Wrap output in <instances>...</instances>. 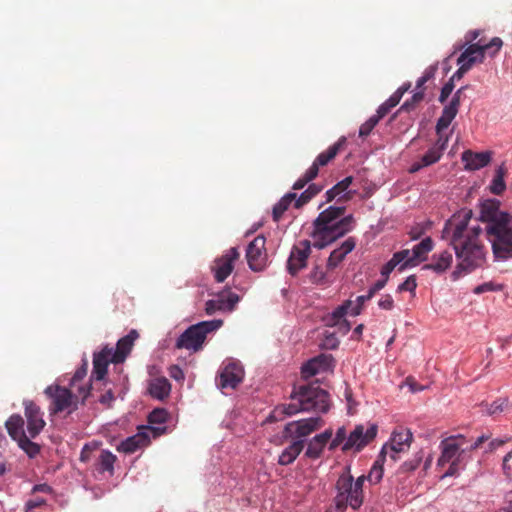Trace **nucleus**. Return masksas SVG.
Here are the masks:
<instances>
[{"label": "nucleus", "mask_w": 512, "mask_h": 512, "mask_svg": "<svg viewBox=\"0 0 512 512\" xmlns=\"http://www.w3.org/2000/svg\"><path fill=\"white\" fill-rule=\"evenodd\" d=\"M472 212L465 213L463 218H453L445 224L444 233L450 235V244L458 259L453 275L468 273L481 267L486 260V250L480 235L481 227H468Z\"/></svg>", "instance_id": "f257e3e1"}, {"label": "nucleus", "mask_w": 512, "mask_h": 512, "mask_svg": "<svg viewBox=\"0 0 512 512\" xmlns=\"http://www.w3.org/2000/svg\"><path fill=\"white\" fill-rule=\"evenodd\" d=\"M345 213V206L332 205L318 214L310 233L315 248L323 249L353 230L355 219L352 214Z\"/></svg>", "instance_id": "f03ea898"}, {"label": "nucleus", "mask_w": 512, "mask_h": 512, "mask_svg": "<svg viewBox=\"0 0 512 512\" xmlns=\"http://www.w3.org/2000/svg\"><path fill=\"white\" fill-rule=\"evenodd\" d=\"M320 417H310L288 422L283 429V437L292 442L279 455L278 464L287 466L292 464L303 451L305 439L323 425Z\"/></svg>", "instance_id": "7ed1b4c3"}, {"label": "nucleus", "mask_w": 512, "mask_h": 512, "mask_svg": "<svg viewBox=\"0 0 512 512\" xmlns=\"http://www.w3.org/2000/svg\"><path fill=\"white\" fill-rule=\"evenodd\" d=\"M293 403L287 404L284 411L288 415L298 412L326 413L330 407L329 394L322 389L318 382H311L294 388L292 396Z\"/></svg>", "instance_id": "20e7f679"}, {"label": "nucleus", "mask_w": 512, "mask_h": 512, "mask_svg": "<svg viewBox=\"0 0 512 512\" xmlns=\"http://www.w3.org/2000/svg\"><path fill=\"white\" fill-rule=\"evenodd\" d=\"M365 481V475L354 479L349 465L343 468L335 484L334 504L337 512H345L348 507L356 511L362 506L365 498L363 490Z\"/></svg>", "instance_id": "39448f33"}, {"label": "nucleus", "mask_w": 512, "mask_h": 512, "mask_svg": "<svg viewBox=\"0 0 512 512\" xmlns=\"http://www.w3.org/2000/svg\"><path fill=\"white\" fill-rule=\"evenodd\" d=\"M486 237L497 261L512 259V218L502 223L485 226Z\"/></svg>", "instance_id": "423d86ee"}, {"label": "nucleus", "mask_w": 512, "mask_h": 512, "mask_svg": "<svg viewBox=\"0 0 512 512\" xmlns=\"http://www.w3.org/2000/svg\"><path fill=\"white\" fill-rule=\"evenodd\" d=\"M73 389L61 387L59 385H50L45 389V394L52 399L50 411L54 414L69 410V412L77 408L78 400L82 402L90 395V386H79L77 393Z\"/></svg>", "instance_id": "0eeeda50"}, {"label": "nucleus", "mask_w": 512, "mask_h": 512, "mask_svg": "<svg viewBox=\"0 0 512 512\" xmlns=\"http://www.w3.org/2000/svg\"><path fill=\"white\" fill-rule=\"evenodd\" d=\"M441 456L438 459L439 466L450 464L445 476L455 475L462 463L466 451H468V441L462 435L450 436L440 443Z\"/></svg>", "instance_id": "6e6552de"}, {"label": "nucleus", "mask_w": 512, "mask_h": 512, "mask_svg": "<svg viewBox=\"0 0 512 512\" xmlns=\"http://www.w3.org/2000/svg\"><path fill=\"white\" fill-rule=\"evenodd\" d=\"M222 325V320L202 321L192 325L179 336L176 348L198 351L202 348L207 334L219 329Z\"/></svg>", "instance_id": "1a4fd4ad"}, {"label": "nucleus", "mask_w": 512, "mask_h": 512, "mask_svg": "<svg viewBox=\"0 0 512 512\" xmlns=\"http://www.w3.org/2000/svg\"><path fill=\"white\" fill-rule=\"evenodd\" d=\"M413 435L409 429L400 428L392 433L390 442L385 444L381 450L380 457L386 461L387 457L395 462L401 452L406 451L411 444Z\"/></svg>", "instance_id": "9d476101"}, {"label": "nucleus", "mask_w": 512, "mask_h": 512, "mask_svg": "<svg viewBox=\"0 0 512 512\" xmlns=\"http://www.w3.org/2000/svg\"><path fill=\"white\" fill-rule=\"evenodd\" d=\"M240 252L238 248L232 247L223 255L216 258L211 265V271L214 279L218 283L224 282L234 269L235 262L239 259Z\"/></svg>", "instance_id": "9b49d317"}, {"label": "nucleus", "mask_w": 512, "mask_h": 512, "mask_svg": "<svg viewBox=\"0 0 512 512\" xmlns=\"http://www.w3.org/2000/svg\"><path fill=\"white\" fill-rule=\"evenodd\" d=\"M378 427L375 424H371L367 429L363 425H357L354 430L349 434L346 442L344 443L342 450L344 452L349 450H362L368 445L377 435Z\"/></svg>", "instance_id": "f8f14e48"}, {"label": "nucleus", "mask_w": 512, "mask_h": 512, "mask_svg": "<svg viewBox=\"0 0 512 512\" xmlns=\"http://www.w3.org/2000/svg\"><path fill=\"white\" fill-rule=\"evenodd\" d=\"M265 243V237L258 235L247 247L246 258L250 269L253 271H262L266 266L267 252Z\"/></svg>", "instance_id": "ddd939ff"}, {"label": "nucleus", "mask_w": 512, "mask_h": 512, "mask_svg": "<svg viewBox=\"0 0 512 512\" xmlns=\"http://www.w3.org/2000/svg\"><path fill=\"white\" fill-rule=\"evenodd\" d=\"M310 254L311 242L309 240H302L295 244L287 261L288 272L295 276L300 270L305 268Z\"/></svg>", "instance_id": "4468645a"}, {"label": "nucleus", "mask_w": 512, "mask_h": 512, "mask_svg": "<svg viewBox=\"0 0 512 512\" xmlns=\"http://www.w3.org/2000/svg\"><path fill=\"white\" fill-rule=\"evenodd\" d=\"M512 219V215L500 210V201L497 199H486L480 203L479 220L490 226L494 223H502Z\"/></svg>", "instance_id": "2eb2a0df"}, {"label": "nucleus", "mask_w": 512, "mask_h": 512, "mask_svg": "<svg viewBox=\"0 0 512 512\" xmlns=\"http://www.w3.org/2000/svg\"><path fill=\"white\" fill-rule=\"evenodd\" d=\"M239 301L240 297L236 293L230 290H224L217 295L216 299L206 302L205 312L208 315H212L217 311L231 312L235 309Z\"/></svg>", "instance_id": "dca6fc26"}, {"label": "nucleus", "mask_w": 512, "mask_h": 512, "mask_svg": "<svg viewBox=\"0 0 512 512\" xmlns=\"http://www.w3.org/2000/svg\"><path fill=\"white\" fill-rule=\"evenodd\" d=\"M334 359L330 354H320L301 367V376L303 379H309L316 374L327 372L333 368Z\"/></svg>", "instance_id": "f3484780"}, {"label": "nucleus", "mask_w": 512, "mask_h": 512, "mask_svg": "<svg viewBox=\"0 0 512 512\" xmlns=\"http://www.w3.org/2000/svg\"><path fill=\"white\" fill-rule=\"evenodd\" d=\"M25 416L27 418V430L30 438H35L44 428L43 414L33 401H24Z\"/></svg>", "instance_id": "a211bd4d"}, {"label": "nucleus", "mask_w": 512, "mask_h": 512, "mask_svg": "<svg viewBox=\"0 0 512 512\" xmlns=\"http://www.w3.org/2000/svg\"><path fill=\"white\" fill-rule=\"evenodd\" d=\"M244 370L239 363L230 362L223 367L219 374V386L222 389L236 388L242 382Z\"/></svg>", "instance_id": "6ab92c4d"}, {"label": "nucleus", "mask_w": 512, "mask_h": 512, "mask_svg": "<svg viewBox=\"0 0 512 512\" xmlns=\"http://www.w3.org/2000/svg\"><path fill=\"white\" fill-rule=\"evenodd\" d=\"M433 249V241L430 237L424 238L420 243L416 244L408 254V258L404 259V263L399 267V271H403L408 267H414L419 262L427 258V254Z\"/></svg>", "instance_id": "aec40b11"}, {"label": "nucleus", "mask_w": 512, "mask_h": 512, "mask_svg": "<svg viewBox=\"0 0 512 512\" xmlns=\"http://www.w3.org/2000/svg\"><path fill=\"white\" fill-rule=\"evenodd\" d=\"M110 363H114L112 347L105 346L101 351L94 353L92 378L98 381L103 380Z\"/></svg>", "instance_id": "412c9836"}, {"label": "nucleus", "mask_w": 512, "mask_h": 512, "mask_svg": "<svg viewBox=\"0 0 512 512\" xmlns=\"http://www.w3.org/2000/svg\"><path fill=\"white\" fill-rule=\"evenodd\" d=\"M332 435L333 433L331 429H327L324 432L315 435L307 444L305 456L312 460L320 458L327 443L332 438Z\"/></svg>", "instance_id": "4be33fe9"}, {"label": "nucleus", "mask_w": 512, "mask_h": 512, "mask_svg": "<svg viewBox=\"0 0 512 512\" xmlns=\"http://www.w3.org/2000/svg\"><path fill=\"white\" fill-rule=\"evenodd\" d=\"M139 337L136 330H131L126 336L118 340L116 349L112 348V356L114 357V364H119L125 361L130 353L135 340Z\"/></svg>", "instance_id": "5701e85b"}, {"label": "nucleus", "mask_w": 512, "mask_h": 512, "mask_svg": "<svg viewBox=\"0 0 512 512\" xmlns=\"http://www.w3.org/2000/svg\"><path fill=\"white\" fill-rule=\"evenodd\" d=\"M461 159L466 170H479L490 163L491 152H473L466 150L462 153Z\"/></svg>", "instance_id": "b1692460"}, {"label": "nucleus", "mask_w": 512, "mask_h": 512, "mask_svg": "<svg viewBox=\"0 0 512 512\" xmlns=\"http://www.w3.org/2000/svg\"><path fill=\"white\" fill-rule=\"evenodd\" d=\"M356 246V241L353 237L347 238L338 248L334 249L327 260V270L336 269L339 264L345 259L347 254L352 252Z\"/></svg>", "instance_id": "393cba45"}, {"label": "nucleus", "mask_w": 512, "mask_h": 512, "mask_svg": "<svg viewBox=\"0 0 512 512\" xmlns=\"http://www.w3.org/2000/svg\"><path fill=\"white\" fill-rule=\"evenodd\" d=\"M485 55L482 53L479 43H471L458 57L457 64L470 70L473 65L483 63Z\"/></svg>", "instance_id": "a878e982"}, {"label": "nucleus", "mask_w": 512, "mask_h": 512, "mask_svg": "<svg viewBox=\"0 0 512 512\" xmlns=\"http://www.w3.org/2000/svg\"><path fill=\"white\" fill-rule=\"evenodd\" d=\"M448 141V135L440 134V137L438 136V139L433 144V146L430 147L428 151L421 157L424 165L430 166L438 162L442 157L443 152L447 148Z\"/></svg>", "instance_id": "bb28decb"}, {"label": "nucleus", "mask_w": 512, "mask_h": 512, "mask_svg": "<svg viewBox=\"0 0 512 512\" xmlns=\"http://www.w3.org/2000/svg\"><path fill=\"white\" fill-rule=\"evenodd\" d=\"M345 144L346 138H339L338 141L331 145L326 151L320 153L310 167H316L318 174L319 167L326 166L332 159H334L339 151L345 146Z\"/></svg>", "instance_id": "cd10ccee"}, {"label": "nucleus", "mask_w": 512, "mask_h": 512, "mask_svg": "<svg viewBox=\"0 0 512 512\" xmlns=\"http://www.w3.org/2000/svg\"><path fill=\"white\" fill-rule=\"evenodd\" d=\"M452 260V254L449 251H443L439 255H434L431 263L425 264L423 269L442 273L451 266Z\"/></svg>", "instance_id": "c85d7f7f"}, {"label": "nucleus", "mask_w": 512, "mask_h": 512, "mask_svg": "<svg viewBox=\"0 0 512 512\" xmlns=\"http://www.w3.org/2000/svg\"><path fill=\"white\" fill-rule=\"evenodd\" d=\"M409 88L410 83L403 84L384 103H382L377 109L380 117H385L392 108L398 105L401 98L409 90Z\"/></svg>", "instance_id": "c756f323"}, {"label": "nucleus", "mask_w": 512, "mask_h": 512, "mask_svg": "<svg viewBox=\"0 0 512 512\" xmlns=\"http://www.w3.org/2000/svg\"><path fill=\"white\" fill-rule=\"evenodd\" d=\"M148 437L144 433H138L132 437H128L122 441L118 447V450L126 454L134 453L140 447L146 445Z\"/></svg>", "instance_id": "7c9ffc66"}, {"label": "nucleus", "mask_w": 512, "mask_h": 512, "mask_svg": "<svg viewBox=\"0 0 512 512\" xmlns=\"http://www.w3.org/2000/svg\"><path fill=\"white\" fill-rule=\"evenodd\" d=\"M324 197L325 201L319 204L318 209H321L324 205L334 200H337V202H347L352 199L353 193L345 192V190H342L339 184L336 183L332 188L326 191Z\"/></svg>", "instance_id": "2f4dec72"}, {"label": "nucleus", "mask_w": 512, "mask_h": 512, "mask_svg": "<svg viewBox=\"0 0 512 512\" xmlns=\"http://www.w3.org/2000/svg\"><path fill=\"white\" fill-rule=\"evenodd\" d=\"M5 426L7 428L9 435L15 441H19L21 438H23L26 435L25 431H24V420L18 414H14V415L10 416L9 419L5 423Z\"/></svg>", "instance_id": "473e14b6"}, {"label": "nucleus", "mask_w": 512, "mask_h": 512, "mask_svg": "<svg viewBox=\"0 0 512 512\" xmlns=\"http://www.w3.org/2000/svg\"><path fill=\"white\" fill-rule=\"evenodd\" d=\"M171 385L169 381L162 377L154 379L149 385V393L153 398L163 400L169 396Z\"/></svg>", "instance_id": "72a5a7b5"}, {"label": "nucleus", "mask_w": 512, "mask_h": 512, "mask_svg": "<svg viewBox=\"0 0 512 512\" xmlns=\"http://www.w3.org/2000/svg\"><path fill=\"white\" fill-rule=\"evenodd\" d=\"M115 461L116 456L112 452L108 450H101L96 459L95 468L100 473L108 472L112 475Z\"/></svg>", "instance_id": "f704fd0d"}, {"label": "nucleus", "mask_w": 512, "mask_h": 512, "mask_svg": "<svg viewBox=\"0 0 512 512\" xmlns=\"http://www.w3.org/2000/svg\"><path fill=\"white\" fill-rule=\"evenodd\" d=\"M409 249H403L393 254L392 258L381 268V276L388 281L390 273L399 265L404 263V259L408 258Z\"/></svg>", "instance_id": "c9c22d12"}, {"label": "nucleus", "mask_w": 512, "mask_h": 512, "mask_svg": "<svg viewBox=\"0 0 512 512\" xmlns=\"http://www.w3.org/2000/svg\"><path fill=\"white\" fill-rule=\"evenodd\" d=\"M296 193H287L285 194L273 207L272 217L275 222H278L285 211L289 208L291 203L295 201Z\"/></svg>", "instance_id": "e433bc0d"}, {"label": "nucleus", "mask_w": 512, "mask_h": 512, "mask_svg": "<svg viewBox=\"0 0 512 512\" xmlns=\"http://www.w3.org/2000/svg\"><path fill=\"white\" fill-rule=\"evenodd\" d=\"M506 172L507 169L505 168L504 164L500 165L496 169L494 178L489 186L491 193L495 195H500L504 192V190L506 189V184L504 181Z\"/></svg>", "instance_id": "4c0bfd02"}, {"label": "nucleus", "mask_w": 512, "mask_h": 512, "mask_svg": "<svg viewBox=\"0 0 512 512\" xmlns=\"http://www.w3.org/2000/svg\"><path fill=\"white\" fill-rule=\"evenodd\" d=\"M323 190V186L319 184H310L308 188L299 196H296L294 206L299 209L307 204L313 197Z\"/></svg>", "instance_id": "58836bf2"}, {"label": "nucleus", "mask_w": 512, "mask_h": 512, "mask_svg": "<svg viewBox=\"0 0 512 512\" xmlns=\"http://www.w3.org/2000/svg\"><path fill=\"white\" fill-rule=\"evenodd\" d=\"M486 408V413L490 416H497L503 412L509 411L511 405L508 398H498L491 404L482 405Z\"/></svg>", "instance_id": "ea45409f"}, {"label": "nucleus", "mask_w": 512, "mask_h": 512, "mask_svg": "<svg viewBox=\"0 0 512 512\" xmlns=\"http://www.w3.org/2000/svg\"><path fill=\"white\" fill-rule=\"evenodd\" d=\"M457 113L452 111V109L444 107L440 118L437 120L436 124V132L440 137V134H443V130L449 127L453 119L456 117Z\"/></svg>", "instance_id": "a19ab883"}, {"label": "nucleus", "mask_w": 512, "mask_h": 512, "mask_svg": "<svg viewBox=\"0 0 512 512\" xmlns=\"http://www.w3.org/2000/svg\"><path fill=\"white\" fill-rule=\"evenodd\" d=\"M352 304L353 302L351 300H347L342 305L338 306L329 317L327 321L328 325L338 324L339 321L346 320L344 317L346 314L350 313Z\"/></svg>", "instance_id": "79ce46f5"}, {"label": "nucleus", "mask_w": 512, "mask_h": 512, "mask_svg": "<svg viewBox=\"0 0 512 512\" xmlns=\"http://www.w3.org/2000/svg\"><path fill=\"white\" fill-rule=\"evenodd\" d=\"M88 370V362L85 360L81 367H79L76 372L74 373L73 377L70 381V388L77 391V388L79 386H82L80 382L85 378L87 375ZM86 387H91V384L85 385Z\"/></svg>", "instance_id": "37998d69"}, {"label": "nucleus", "mask_w": 512, "mask_h": 512, "mask_svg": "<svg viewBox=\"0 0 512 512\" xmlns=\"http://www.w3.org/2000/svg\"><path fill=\"white\" fill-rule=\"evenodd\" d=\"M18 442V445L21 449H23L29 457H35L40 452V446L30 440V438L25 435Z\"/></svg>", "instance_id": "c03bdc74"}, {"label": "nucleus", "mask_w": 512, "mask_h": 512, "mask_svg": "<svg viewBox=\"0 0 512 512\" xmlns=\"http://www.w3.org/2000/svg\"><path fill=\"white\" fill-rule=\"evenodd\" d=\"M383 117H380V114H378V111H376V114L371 116L366 122H364L359 129V136L362 138H365L370 135L372 130L375 128V126L379 123V121Z\"/></svg>", "instance_id": "a18cd8bd"}, {"label": "nucleus", "mask_w": 512, "mask_h": 512, "mask_svg": "<svg viewBox=\"0 0 512 512\" xmlns=\"http://www.w3.org/2000/svg\"><path fill=\"white\" fill-rule=\"evenodd\" d=\"M317 177V170L316 167H309L307 171L304 173L302 177H300L294 184L293 189L294 190H301L303 189L306 184L311 182Z\"/></svg>", "instance_id": "49530a36"}, {"label": "nucleus", "mask_w": 512, "mask_h": 512, "mask_svg": "<svg viewBox=\"0 0 512 512\" xmlns=\"http://www.w3.org/2000/svg\"><path fill=\"white\" fill-rule=\"evenodd\" d=\"M366 480L369 481L371 484H378L382 477H383V467L379 463V460H377L373 466L371 467L369 474L366 476Z\"/></svg>", "instance_id": "de8ad7c7"}, {"label": "nucleus", "mask_w": 512, "mask_h": 512, "mask_svg": "<svg viewBox=\"0 0 512 512\" xmlns=\"http://www.w3.org/2000/svg\"><path fill=\"white\" fill-rule=\"evenodd\" d=\"M424 99V92L418 91L413 94L411 99L406 100L402 106L400 107L399 111H405L410 112L415 109L416 105L419 104Z\"/></svg>", "instance_id": "09e8293b"}, {"label": "nucleus", "mask_w": 512, "mask_h": 512, "mask_svg": "<svg viewBox=\"0 0 512 512\" xmlns=\"http://www.w3.org/2000/svg\"><path fill=\"white\" fill-rule=\"evenodd\" d=\"M168 419V412L165 409L156 408L148 416L150 424H164Z\"/></svg>", "instance_id": "8fccbe9b"}, {"label": "nucleus", "mask_w": 512, "mask_h": 512, "mask_svg": "<svg viewBox=\"0 0 512 512\" xmlns=\"http://www.w3.org/2000/svg\"><path fill=\"white\" fill-rule=\"evenodd\" d=\"M503 289V285L502 284H497V283H494L492 281L490 282H485L483 284H480L478 286H476L474 289H473V292L475 294H482V293H485V292H492V291H501Z\"/></svg>", "instance_id": "3c124183"}, {"label": "nucleus", "mask_w": 512, "mask_h": 512, "mask_svg": "<svg viewBox=\"0 0 512 512\" xmlns=\"http://www.w3.org/2000/svg\"><path fill=\"white\" fill-rule=\"evenodd\" d=\"M416 288V277L414 275H411L407 277L406 280L397 287V292L402 293L408 291L414 293Z\"/></svg>", "instance_id": "603ef678"}, {"label": "nucleus", "mask_w": 512, "mask_h": 512, "mask_svg": "<svg viewBox=\"0 0 512 512\" xmlns=\"http://www.w3.org/2000/svg\"><path fill=\"white\" fill-rule=\"evenodd\" d=\"M373 297V295H370V292L368 291L366 295H361L356 298V304L351 306L350 314L352 316L359 315L362 310V306L364 303L368 300H370Z\"/></svg>", "instance_id": "864d4df0"}, {"label": "nucleus", "mask_w": 512, "mask_h": 512, "mask_svg": "<svg viewBox=\"0 0 512 512\" xmlns=\"http://www.w3.org/2000/svg\"><path fill=\"white\" fill-rule=\"evenodd\" d=\"M503 45L502 40L499 37H494L491 39V41L488 44L480 45L482 53L485 55V52L488 51L491 48H494L495 50L491 53V56H494L499 52Z\"/></svg>", "instance_id": "5fc2aeb1"}, {"label": "nucleus", "mask_w": 512, "mask_h": 512, "mask_svg": "<svg viewBox=\"0 0 512 512\" xmlns=\"http://www.w3.org/2000/svg\"><path fill=\"white\" fill-rule=\"evenodd\" d=\"M347 433H346V429L345 427H340L336 434H335V437L332 439L331 443H330V446H329V449L330 450H334L336 447H338L341 443H343L345 440H347Z\"/></svg>", "instance_id": "6e6d98bb"}, {"label": "nucleus", "mask_w": 512, "mask_h": 512, "mask_svg": "<svg viewBox=\"0 0 512 512\" xmlns=\"http://www.w3.org/2000/svg\"><path fill=\"white\" fill-rule=\"evenodd\" d=\"M287 405H282L279 407H276L272 413L267 417L266 422L273 423L280 419H282L284 416H289L288 413L285 410Z\"/></svg>", "instance_id": "4d7b16f0"}, {"label": "nucleus", "mask_w": 512, "mask_h": 512, "mask_svg": "<svg viewBox=\"0 0 512 512\" xmlns=\"http://www.w3.org/2000/svg\"><path fill=\"white\" fill-rule=\"evenodd\" d=\"M437 65L429 66L423 75L417 80V88L420 89L427 81L434 77Z\"/></svg>", "instance_id": "13d9d810"}, {"label": "nucleus", "mask_w": 512, "mask_h": 512, "mask_svg": "<svg viewBox=\"0 0 512 512\" xmlns=\"http://www.w3.org/2000/svg\"><path fill=\"white\" fill-rule=\"evenodd\" d=\"M502 469L505 476L512 480V450L503 457Z\"/></svg>", "instance_id": "bf43d9fd"}, {"label": "nucleus", "mask_w": 512, "mask_h": 512, "mask_svg": "<svg viewBox=\"0 0 512 512\" xmlns=\"http://www.w3.org/2000/svg\"><path fill=\"white\" fill-rule=\"evenodd\" d=\"M326 275L320 266H315L310 273V280L312 283L320 284L325 281Z\"/></svg>", "instance_id": "052dcab7"}, {"label": "nucleus", "mask_w": 512, "mask_h": 512, "mask_svg": "<svg viewBox=\"0 0 512 512\" xmlns=\"http://www.w3.org/2000/svg\"><path fill=\"white\" fill-rule=\"evenodd\" d=\"M453 89H454V83L452 82V80H449L447 83L444 84V86L441 89V93L439 96V102L442 104L444 102H446V100L452 93Z\"/></svg>", "instance_id": "680f3d73"}, {"label": "nucleus", "mask_w": 512, "mask_h": 512, "mask_svg": "<svg viewBox=\"0 0 512 512\" xmlns=\"http://www.w3.org/2000/svg\"><path fill=\"white\" fill-rule=\"evenodd\" d=\"M378 306L383 310H392L394 308V300L390 294L383 295L379 301Z\"/></svg>", "instance_id": "e2e57ef3"}, {"label": "nucleus", "mask_w": 512, "mask_h": 512, "mask_svg": "<svg viewBox=\"0 0 512 512\" xmlns=\"http://www.w3.org/2000/svg\"><path fill=\"white\" fill-rule=\"evenodd\" d=\"M94 449H96V447H92L89 444L84 445L80 453V461L84 463L88 462L91 459Z\"/></svg>", "instance_id": "0e129e2a"}, {"label": "nucleus", "mask_w": 512, "mask_h": 512, "mask_svg": "<svg viewBox=\"0 0 512 512\" xmlns=\"http://www.w3.org/2000/svg\"><path fill=\"white\" fill-rule=\"evenodd\" d=\"M169 375L177 381L184 380L185 377L183 370L177 365H172L169 368Z\"/></svg>", "instance_id": "69168bd1"}, {"label": "nucleus", "mask_w": 512, "mask_h": 512, "mask_svg": "<svg viewBox=\"0 0 512 512\" xmlns=\"http://www.w3.org/2000/svg\"><path fill=\"white\" fill-rule=\"evenodd\" d=\"M115 397L111 389L107 390L104 394H102L99 398V402L103 405H106L108 407L111 406L112 402L114 401Z\"/></svg>", "instance_id": "338daca9"}, {"label": "nucleus", "mask_w": 512, "mask_h": 512, "mask_svg": "<svg viewBox=\"0 0 512 512\" xmlns=\"http://www.w3.org/2000/svg\"><path fill=\"white\" fill-rule=\"evenodd\" d=\"M386 284H387L386 279L381 278V279L377 280L368 290L370 292V295L374 296L378 291L383 289Z\"/></svg>", "instance_id": "774afa93"}]
</instances>
